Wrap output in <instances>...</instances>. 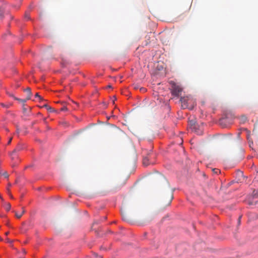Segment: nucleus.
I'll return each mask as SVG.
<instances>
[{
	"mask_svg": "<svg viewBox=\"0 0 258 258\" xmlns=\"http://www.w3.org/2000/svg\"><path fill=\"white\" fill-rule=\"evenodd\" d=\"M180 100L183 109L188 108L192 110L196 105L195 99L190 96L181 97Z\"/></svg>",
	"mask_w": 258,
	"mask_h": 258,
	"instance_id": "nucleus-1",
	"label": "nucleus"
},
{
	"mask_svg": "<svg viewBox=\"0 0 258 258\" xmlns=\"http://www.w3.org/2000/svg\"><path fill=\"white\" fill-rule=\"evenodd\" d=\"M171 85V92L173 95L175 96H179V94L182 91V88L176 84L173 81L170 82Z\"/></svg>",
	"mask_w": 258,
	"mask_h": 258,
	"instance_id": "nucleus-2",
	"label": "nucleus"
},
{
	"mask_svg": "<svg viewBox=\"0 0 258 258\" xmlns=\"http://www.w3.org/2000/svg\"><path fill=\"white\" fill-rule=\"evenodd\" d=\"M247 201L250 205L256 204L258 203V190L253 191V195L248 198Z\"/></svg>",
	"mask_w": 258,
	"mask_h": 258,
	"instance_id": "nucleus-3",
	"label": "nucleus"
},
{
	"mask_svg": "<svg viewBox=\"0 0 258 258\" xmlns=\"http://www.w3.org/2000/svg\"><path fill=\"white\" fill-rule=\"evenodd\" d=\"M23 149V146L22 145L19 144L16 147V148L13 151V152L10 154V156H11V158L12 160H14L16 157V153L21 151Z\"/></svg>",
	"mask_w": 258,
	"mask_h": 258,
	"instance_id": "nucleus-4",
	"label": "nucleus"
},
{
	"mask_svg": "<svg viewBox=\"0 0 258 258\" xmlns=\"http://www.w3.org/2000/svg\"><path fill=\"white\" fill-rule=\"evenodd\" d=\"M149 159L148 157H145L143 159V164L145 166H147L151 164H153V163L149 162Z\"/></svg>",
	"mask_w": 258,
	"mask_h": 258,
	"instance_id": "nucleus-5",
	"label": "nucleus"
},
{
	"mask_svg": "<svg viewBox=\"0 0 258 258\" xmlns=\"http://www.w3.org/2000/svg\"><path fill=\"white\" fill-rule=\"evenodd\" d=\"M24 91L27 93V100H30L32 95L31 89L28 87Z\"/></svg>",
	"mask_w": 258,
	"mask_h": 258,
	"instance_id": "nucleus-6",
	"label": "nucleus"
},
{
	"mask_svg": "<svg viewBox=\"0 0 258 258\" xmlns=\"http://www.w3.org/2000/svg\"><path fill=\"white\" fill-rule=\"evenodd\" d=\"M14 99L16 100H17V101H19L20 103H22L23 106H24L25 103L27 100V98L25 99H22L18 98L17 97H14Z\"/></svg>",
	"mask_w": 258,
	"mask_h": 258,
	"instance_id": "nucleus-7",
	"label": "nucleus"
},
{
	"mask_svg": "<svg viewBox=\"0 0 258 258\" xmlns=\"http://www.w3.org/2000/svg\"><path fill=\"white\" fill-rule=\"evenodd\" d=\"M24 213H25V210H24V209H23L22 213L20 214H18L17 212H16L15 216H16V217L17 218H20Z\"/></svg>",
	"mask_w": 258,
	"mask_h": 258,
	"instance_id": "nucleus-8",
	"label": "nucleus"
},
{
	"mask_svg": "<svg viewBox=\"0 0 258 258\" xmlns=\"http://www.w3.org/2000/svg\"><path fill=\"white\" fill-rule=\"evenodd\" d=\"M4 206L6 210L8 211L11 209V206L9 203H5Z\"/></svg>",
	"mask_w": 258,
	"mask_h": 258,
	"instance_id": "nucleus-9",
	"label": "nucleus"
},
{
	"mask_svg": "<svg viewBox=\"0 0 258 258\" xmlns=\"http://www.w3.org/2000/svg\"><path fill=\"white\" fill-rule=\"evenodd\" d=\"M195 122L194 120H190L189 121V124L191 125V128L192 130H195V128H196V125H195Z\"/></svg>",
	"mask_w": 258,
	"mask_h": 258,
	"instance_id": "nucleus-10",
	"label": "nucleus"
},
{
	"mask_svg": "<svg viewBox=\"0 0 258 258\" xmlns=\"http://www.w3.org/2000/svg\"><path fill=\"white\" fill-rule=\"evenodd\" d=\"M4 13V9L2 7H0V19L3 18V15Z\"/></svg>",
	"mask_w": 258,
	"mask_h": 258,
	"instance_id": "nucleus-11",
	"label": "nucleus"
},
{
	"mask_svg": "<svg viewBox=\"0 0 258 258\" xmlns=\"http://www.w3.org/2000/svg\"><path fill=\"white\" fill-rule=\"evenodd\" d=\"M43 107H45L47 109V110H49L50 111H52V108L51 107L49 106L48 105H47L46 104L44 105Z\"/></svg>",
	"mask_w": 258,
	"mask_h": 258,
	"instance_id": "nucleus-12",
	"label": "nucleus"
},
{
	"mask_svg": "<svg viewBox=\"0 0 258 258\" xmlns=\"http://www.w3.org/2000/svg\"><path fill=\"white\" fill-rule=\"evenodd\" d=\"M2 174L6 178H8L9 177V174L7 172H4L2 173Z\"/></svg>",
	"mask_w": 258,
	"mask_h": 258,
	"instance_id": "nucleus-13",
	"label": "nucleus"
},
{
	"mask_svg": "<svg viewBox=\"0 0 258 258\" xmlns=\"http://www.w3.org/2000/svg\"><path fill=\"white\" fill-rule=\"evenodd\" d=\"M25 19L26 20H29L30 19V16H29V14H28L27 13H25Z\"/></svg>",
	"mask_w": 258,
	"mask_h": 258,
	"instance_id": "nucleus-14",
	"label": "nucleus"
},
{
	"mask_svg": "<svg viewBox=\"0 0 258 258\" xmlns=\"http://www.w3.org/2000/svg\"><path fill=\"white\" fill-rule=\"evenodd\" d=\"M35 97H37L39 98V100H42V98H41V97L38 94V93H36L35 95Z\"/></svg>",
	"mask_w": 258,
	"mask_h": 258,
	"instance_id": "nucleus-15",
	"label": "nucleus"
},
{
	"mask_svg": "<svg viewBox=\"0 0 258 258\" xmlns=\"http://www.w3.org/2000/svg\"><path fill=\"white\" fill-rule=\"evenodd\" d=\"M213 171L214 173L217 174L218 172H220V171L219 170V169H213Z\"/></svg>",
	"mask_w": 258,
	"mask_h": 258,
	"instance_id": "nucleus-16",
	"label": "nucleus"
},
{
	"mask_svg": "<svg viewBox=\"0 0 258 258\" xmlns=\"http://www.w3.org/2000/svg\"><path fill=\"white\" fill-rule=\"evenodd\" d=\"M8 94L11 97L13 98L14 99V97H16L14 96V95L12 93H8Z\"/></svg>",
	"mask_w": 258,
	"mask_h": 258,
	"instance_id": "nucleus-17",
	"label": "nucleus"
},
{
	"mask_svg": "<svg viewBox=\"0 0 258 258\" xmlns=\"http://www.w3.org/2000/svg\"><path fill=\"white\" fill-rule=\"evenodd\" d=\"M172 199H173V196H172V195H171V197H170V200H169V204H170V203H171V201H172Z\"/></svg>",
	"mask_w": 258,
	"mask_h": 258,
	"instance_id": "nucleus-18",
	"label": "nucleus"
},
{
	"mask_svg": "<svg viewBox=\"0 0 258 258\" xmlns=\"http://www.w3.org/2000/svg\"><path fill=\"white\" fill-rule=\"evenodd\" d=\"M12 138H11L9 139V141H8V144H11V142H12Z\"/></svg>",
	"mask_w": 258,
	"mask_h": 258,
	"instance_id": "nucleus-19",
	"label": "nucleus"
},
{
	"mask_svg": "<svg viewBox=\"0 0 258 258\" xmlns=\"http://www.w3.org/2000/svg\"><path fill=\"white\" fill-rule=\"evenodd\" d=\"M241 216H240L238 218V224H239L240 223V219H241Z\"/></svg>",
	"mask_w": 258,
	"mask_h": 258,
	"instance_id": "nucleus-20",
	"label": "nucleus"
},
{
	"mask_svg": "<svg viewBox=\"0 0 258 258\" xmlns=\"http://www.w3.org/2000/svg\"><path fill=\"white\" fill-rule=\"evenodd\" d=\"M7 241L8 242L12 243V241L10 240L9 239H7Z\"/></svg>",
	"mask_w": 258,
	"mask_h": 258,
	"instance_id": "nucleus-21",
	"label": "nucleus"
},
{
	"mask_svg": "<svg viewBox=\"0 0 258 258\" xmlns=\"http://www.w3.org/2000/svg\"><path fill=\"white\" fill-rule=\"evenodd\" d=\"M61 110H67V108L64 107H62L61 108Z\"/></svg>",
	"mask_w": 258,
	"mask_h": 258,
	"instance_id": "nucleus-22",
	"label": "nucleus"
},
{
	"mask_svg": "<svg viewBox=\"0 0 258 258\" xmlns=\"http://www.w3.org/2000/svg\"><path fill=\"white\" fill-rule=\"evenodd\" d=\"M20 132V130L18 128H17V131H16V133L17 134H19Z\"/></svg>",
	"mask_w": 258,
	"mask_h": 258,
	"instance_id": "nucleus-23",
	"label": "nucleus"
},
{
	"mask_svg": "<svg viewBox=\"0 0 258 258\" xmlns=\"http://www.w3.org/2000/svg\"><path fill=\"white\" fill-rule=\"evenodd\" d=\"M7 190H8V193L9 195H10V194H11L10 190L9 188H8Z\"/></svg>",
	"mask_w": 258,
	"mask_h": 258,
	"instance_id": "nucleus-24",
	"label": "nucleus"
},
{
	"mask_svg": "<svg viewBox=\"0 0 258 258\" xmlns=\"http://www.w3.org/2000/svg\"><path fill=\"white\" fill-rule=\"evenodd\" d=\"M10 197L11 198V199H13V196L11 194H10V195H9Z\"/></svg>",
	"mask_w": 258,
	"mask_h": 258,
	"instance_id": "nucleus-25",
	"label": "nucleus"
},
{
	"mask_svg": "<svg viewBox=\"0 0 258 258\" xmlns=\"http://www.w3.org/2000/svg\"><path fill=\"white\" fill-rule=\"evenodd\" d=\"M23 110H24V111H25V112L26 111V108H25L24 107H23Z\"/></svg>",
	"mask_w": 258,
	"mask_h": 258,
	"instance_id": "nucleus-26",
	"label": "nucleus"
},
{
	"mask_svg": "<svg viewBox=\"0 0 258 258\" xmlns=\"http://www.w3.org/2000/svg\"><path fill=\"white\" fill-rule=\"evenodd\" d=\"M123 219L124 220H127V218L123 216Z\"/></svg>",
	"mask_w": 258,
	"mask_h": 258,
	"instance_id": "nucleus-27",
	"label": "nucleus"
},
{
	"mask_svg": "<svg viewBox=\"0 0 258 258\" xmlns=\"http://www.w3.org/2000/svg\"><path fill=\"white\" fill-rule=\"evenodd\" d=\"M107 88H112V87H111V86H110V85H108V86H107Z\"/></svg>",
	"mask_w": 258,
	"mask_h": 258,
	"instance_id": "nucleus-28",
	"label": "nucleus"
},
{
	"mask_svg": "<svg viewBox=\"0 0 258 258\" xmlns=\"http://www.w3.org/2000/svg\"><path fill=\"white\" fill-rule=\"evenodd\" d=\"M1 105L3 106V107H5V105L3 104V103H1Z\"/></svg>",
	"mask_w": 258,
	"mask_h": 258,
	"instance_id": "nucleus-29",
	"label": "nucleus"
},
{
	"mask_svg": "<svg viewBox=\"0 0 258 258\" xmlns=\"http://www.w3.org/2000/svg\"><path fill=\"white\" fill-rule=\"evenodd\" d=\"M8 234H9V232H6V233H5L6 235H8Z\"/></svg>",
	"mask_w": 258,
	"mask_h": 258,
	"instance_id": "nucleus-30",
	"label": "nucleus"
},
{
	"mask_svg": "<svg viewBox=\"0 0 258 258\" xmlns=\"http://www.w3.org/2000/svg\"><path fill=\"white\" fill-rule=\"evenodd\" d=\"M3 238L0 237V241H3Z\"/></svg>",
	"mask_w": 258,
	"mask_h": 258,
	"instance_id": "nucleus-31",
	"label": "nucleus"
},
{
	"mask_svg": "<svg viewBox=\"0 0 258 258\" xmlns=\"http://www.w3.org/2000/svg\"><path fill=\"white\" fill-rule=\"evenodd\" d=\"M23 252H24V253H26V251H25V250L23 251Z\"/></svg>",
	"mask_w": 258,
	"mask_h": 258,
	"instance_id": "nucleus-32",
	"label": "nucleus"
},
{
	"mask_svg": "<svg viewBox=\"0 0 258 258\" xmlns=\"http://www.w3.org/2000/svg\"><path fill=\"white\" fill-rule=\"evenodd\" d=\"M23 252H24V253H26V251H25V250L23 251Z\"/></svg>",
	"mask_w": 258,
	"mask_h": 258,
	"instance_id": "nucleus-33",
	"label": "nucleus"
},
{
	"mask_svg": "<svg viewBox=\"0 0 258 258\" xmlns=\"http://www.w3.org/2000/svg\"><path fill=\"white\" fill-rule=\"evenodd\" d=\"M141 90H142V91H143V90H145V89L144 88H142Z\"/></svg>",
	"mask_w": 258,
	"mask_h": 258,
	"instance_id": "nucleus-34",
	"label": "nucleus"
},
{
	"mask_svg": "<svg viewBox=\"0 0 258 258\" xmlns=\"http://www.w3.org/2000/svg\"><path fill=\"white\" fill-rule=\"evenodd\" d=\"M141 90H142V91H143V90H145V89L144 88H142Z\"/></svg>",
	"mask_w": 258,
	"mask_h": 258,
	"instance_id": "nucleus-35",
	"label": "nucleus"
},
{
	"mask_svg": "<svg viewBox=\"0 0 258 258\" xmlns=\"http://www.w3.org/2000/svg\"><path fill=\"white\" fill-rule=\"evenodd\" d=\"M9 186H11V184L10 183L9 184Z\"/></svg>",
	"mask_w": 258,
	"mask_h": 258,
	"instance_id": "nucleus-36",
	"label": "nucleus"
}]
</instances>
